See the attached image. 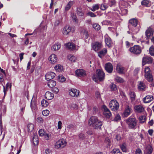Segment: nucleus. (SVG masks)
<instances>
[{"label":"nucleus","instance_id":"49","mask_svg":"<svg viewBox=\"0 0 154 154\" xmlns=\"http://www.w3.org/2000/svg\"><path fill=\"white\" fill-rule=\"evenodd\" d=\"M99 8V6L98 4H96L93 5L92 6V8L90 9L93 11H95L97 10Z\"/></svg>","mask_w":154,"mask_h":154},{"label":"nucleus","instance_id":"4","mask_svg":"<svg viewBox=\"0 0 154 154\" xmlns=\"http://www.w3.org/2000/svg\"><path fill=\"white\" fill-rule=\"evenodd\" d=\"M67 142L65 139H61L58 140L54 144V147L56 149L64 147L66 145Z\"/></svg>","mask_w":154,"mask_h":154},{"label":"nucleus","instance_id":"56","mask_svg":"<svg viewBox=\"0 0 154 154\" xmlns=\"http://www.w3.org/2000/svg\"><path fill=\"white\" fill-rule=\"evenodd\" d=\"M115 4V0H109V4L110 6L112 7Z\"/></svg>","mask_w":154,"mask_h":154},{"label":"nucleus","instance_id":"17","mask_svg":"<svg viewBox=\"0 0 154 154\" xmlns=\"http://www.w3.org/2000/svg\"><path fill=\"white\" fill-rule=\"evenodd\" d=\"M55 74L54 72H49L46 74L45 78L47 81L52 80L55 77Z\"/></svg>","mask_w":154,"mask_h":154},{"label":"nucleus","instance_id":"21","mask_svg":"<svg viewBox=\"0 0 154 154\" xmlns=\"http://www.w3.org/2000/svg\"><path fill=\"white\" fill-rule=\"evenodd\" d=\"M145 79L150 82H152L153 81V78L152 73L148 74H144Z\"/></svg>","mask_w":154,"mask_h":154},{"label":"nucleus","instance_id":"18","mask_svg":"<svg viewBox=\"0 0 154 154\" xmlns=\"http://www.w3.org/2000/svg\"><path fill=\"white\" fill-rule=\"evenodd\" d=\"M152 151L153 149L151 145L148 144L146 146L144 151L146 154H151Z\"/></svg>","mask_w":154,"mask_h":154},{"label":"nucleus","instance_id":"39","mask_svg":"<svg viewBox=\"0 0 154 154\" xmlns=\"http://www.w3.org/2000/svg\"><path fill=\"white\" fill-rule=\"evenodd\" d=\"M33 142L35 146L37 145L38 143V140L37 137V136L34 135L33 137Z\"/></svg>","mask_w":154,"mask_h":154},{"label":"nucleus","instance_id":"1","mask_svg":"<svg viewBox=\"0 0 154 154\" xmlns=\"http://www.w3.org/2000/svg\"><path fill=\"white\" fill-rule=\"evenodd\" d=\"M89 125L94 129H100L101 126H102L103 123L98 118L95 116H92L91 117L88 121Z\"/></svg>","mask_w":154,"mask_h":154},{"label":"nucleus","instance_id":"14","mask_svg":"<svg viewBox=\"0 0 154 154\" xmlns=\"http://www.w3.org/2000/svg\"><path fill=\"white\" fill-rule=\"evenodd\" d=\"M66 47L68 49L71 50H77L79 48V46L76 47L73 43L69 42L66 44Z\"/></svg>","mask_w":154,"mask_h":154},{"label":"nucleus","instance_id":"60","mask_svg":"<svg viewBox=\"0 0 154 154\" xmlns=\"http://www.w3.org/2000/svg\"><path fill=\"white\" fill-rule=\"evenodd\" d=\"M87 15L89 16H90L91 17H96V15L94 14V13L91 12L88 13Z\"/></svg>","mask_w":154,"mask_h":154},{"label":"nucleus","instance_id":"29","mask_svg":"<svg viewBox=\"0 0 154 154\" xmlns=\"http://www.w3.org/2000/svg\"><path fill=\"white\" fill-rule=\"evenodd\" d=\"M61 47L60 44L59 43L55 44L51 47V49L55 51H57Z\"/></svg>","mask_w":154,"mask_h":154},{"label":"nucleus","instance_id":"23","mask_svg":"<svg viewBox=\"0 0 154 154\" xmlns=\"http://www.w3.org/2000/svg\"><path fill=\"white\" fill-rule=\"evenodd\" d=\"M116 69L117 71L120 74H123L125 71L124 68L119 64H117Z\"/></svg>","mask_w":154,"mask_h":154},{"label":"nucleus","instance_id":"45","mask_svg":"<svg viewBox=\"0 0 154 154\" xmlns=\"http://www.w3.org/2000/svg\"><path fill=\"white\" fill-rule=\"evenodd\" d=\"M48 103L46 100L43 99L41 101V104L42 106L46 107L48 105Z\"/></svg>","mask_w":154,"mask_h":154},{"label":"nucleus","instance_id":"32","mask_svg":"<svg viewBox=\"0 0 154 154\" xmlns=\"http://www.w3.org/2000/svg\"><path fill=\"white\" fill-rule=\"evenodd\" d=\"M55 70L58 72H61L63 71V66L60 64H57L54 67Z\"/></svg>","mask_w":154,"mask_h":154},{"label":"nucleus","instance_id":"48","mask_svg":"<svg viewBox=\"0 0 154 154\" xmlns=\"http://www.w3.org/2000/svg\"><path fill=\"white\" fill-rule=\"evenodd\" d=\"M112 154H122V153L120 152L119 149H115L112 150Z\"/></svg>","mask_w":154,"mask_h":154},{"label":"nucleus","instance_id":"34","mask_svg":"<svg viewBox=\"0 0 154 154\" xmlns=\"http://www.w3.org/2000/svg\"><path fill=\"white\" fill-rule=\"evenodd\" d=\"M2 85H3V88H4L3 91L4 92L5 94L6 93V91H7L8 90L9 87V88L10 89H11V83H9L8 82L6 84L5 87L3 84H2Z\"/></svg>","mask_w":154,"mask_h":154},{"label":"nucleus","instance_id":"42","mask_svg":"<svg viewBox=\"0 0 154 154\" xmlns=\"http://www.w3.org/2000/svg\"><path fill=\"white\" fill-rule=\"evenodd\" d=\"M120 147L123 152H127L126 144L125 143H124L121 144Z\"/></svg>","mask_w":154,"mask_h":154},{"label":"nucleus","instance_id":"38","mask_svg":"<svg viewBox=\"0 0 154 154\" xmlns=\"http://www.w3.org/2000/svg\"><path fill=\"white\" fill-rule=\"evenodd\" d=\"M67 58L72 62H75L76 60V58L75 56L71 54L68 56Z\"/></svg>","mask_w":154,"mask_h":154},{"label":"nucleus","instance_id":"53","mask_svg":"<svg viewBox=\"0 0 154 154\" xmlns=\"http://www.w3.org/2000/svg\"><path fill=\"white\" fill-rule=\"evenodd\" d=\"M42 113L44 116H47L49 113V111L47 109L45 110L42 111Z\"/></svg>","mask_w":154,"mask_h":154},{"label":"nucleus","instance_id":"52","mask_svg":"<svg viewBox=\"0 0 154 154\" xmlns=\"http://www.w3.org/2000/svg\"><path fill=\"white\" fill-rule=\"evenodd\" d=\"M144 74H148L152 73L150 68L148 67H146L144 69Z\"/></svg>","mask_w":154,"mask_h":154},{"label":"nucleus","instance_id":"13","mask_svg":"<svg viewBox=\"0 0 154 154\" xmlns=\"http://www.w3.org/2000/svg\"><path fill=\"white\" fill-rule=\"evenodd\" d=\"M79 91L75 88H72L69 90V95L73 97H77L79 95Z\"/></svg>","mask_w":154,"mask_h":154},{"label":"nucleus","instance_id":"37","mask_svg":"<svg viewBox=\"0 0 154 154\" xmlns=\"http://www.w3.org/2000/svg\"><path fill=\"white\" fill-rule=\"evenodd\" d=\"M74 2L73 1H70L67 5L65 7V10L66 11L69 10L71 8V6L74 4Z\"/></svg>","mask_w":154,"mask_h":154},{"label":"nucleus","instance_id":"16","mask_svg":"<svg viewBox=\"0 0 154 154\" xmlns=\"http://www.w3.org/2000/svg\"><path fill=\"white\" fill-rule=\"evenodd\" d=\"M137 23L138 20L136 19L133 18L129 20V25H130L133 28H135L136 29H137L136 26H137Z\"/></svg>","mask_w":154,"mask_h":154},{"label":"nucleus","instance_id":"8","mask_svg":"<svg viewBox=\"0 0 154 154\" xmlns=\"http://www.w3.org/2000/svg\"><path fill=\"white\" fill-rule=\"evenodd\" d=\"M132 110L131 107L128 106H126L125 108L124 112L122 114L123 117H127L131 114Z\"/></svg>","mask_w":154,"mask_h":154},{"label":"nucleus","instance_id":"44","mask_svg":"<svg viewBox=\"0 0 154 154\" xmlns=\"http://www.w3.org/2000/svg\"><path fill=\"white\" fill-rule=\"evenodd\" d=\"M71 17L73 19L74 22H75L76 23H78V20L77 18V17L75 14L74 13H72L71 14Z\"/></svg>","mask_w":154,"mask_h":154},{"label":"nucleus","instance_id":"20","mask_svg":"<svg viewBox=\"0 0 154 154\" xmlns=\"http://www.w3.org/2000/svg\"><path fill=\"white\" fill-rule=\"evenodd\" d=\"M57 57L56 55L54 54H51L49 58V60L51 63H54L57 62Z\"/></svg>","mask_w":154,"mask_h":154},{"label":"nucleus","instance_id":"36","mask_svg":"<svg viewBox=\"0 0 154 154\" xmlns=\"http://www.w3.org/2000/svg\"><path fill=\"white\" fill-rule=\"evenodd\" d=\"M115 80L116 82L118 83H123L125 82L123 78L117 76L115 77Z\"/></svg>","mask_w":154,"mask_h":154},{"label":"nucleus","instance_id":"54","mask_svg":"<svg viewBox=\"0 0 154 154\" xmlns=\"http://www.w3.org/2000/svg\"><path fill=\"white\" fill-rule=\"evenodd\" d=\"M59 81L61 82H63L66 80L65 78L62 75H60L59 76Z\"/></svg>","mask_w":154,"mask_h":154},{"label":"nucleus","instance_id":"43","mask_svg":"<svg viewBox=\"0 0 154 154\" xmlns=\"http://www.w3.org/2000/svg\"><path fill=\"white\" fill-rule=\"evenodd\" d=\"M139 119L140 123H143L146 121V117L144 116H142L139 117Z\"/></svg>","mask_w":154,"mask_h":154},{"label":"nucleus","instance_id":"51","mask_svg":"<svg viewBox=\"0 0 154 154\" xmlns=\"http://www.w3.org/2000/svg\"><path fill=\"white\" fill-rule=\"evenodd\" d=\"M44 136L45 139L46 140H48L51 139V135L50 134L45 133Z\"/></svg>","mask_w":154,"mask_h":154},{"label":"nucleus","instance_id":"47","mask_svg":"<svg viewBox=\"0 0 154 154\" xmlns=\"http://www.w3.org/2000/svg\"><path fill=\"white\" fill-rule=\"evenodd\" d=\"M77 14L80 16H82L84 15V13L82 11L80 8H78L77 9Z\"/></svg>","mask_w":154,"mask_h":154},{"label":"nucleus","instance_id":"31","mask_svg":"<svg viewBox=\"0 0 154 154\" xmlns=\"http://www.w3.org/2000/svg\"><path fill=\"white\" fill-rule=\"evenodd\" d=\"M128 94L130 97L131 101H134L136 97L135 93L133 91H130L129 92Z\"/></svg>","mask_w":154,"mask_h":154},{"label":"nucleus","instance_id":"6","mask_svg":"<svg viewBox=\"0 0 154 154\" xmlns=\"http://www.w3.org/2000/svg\"><path fill=\"white\" fill-rule=\"evenodd\" d=\"M129 50L132 53L136 55L139 54L141 52V48L138 45H135L130 48Z\"/></svg>","mask_w":154,"mask_h":154},{"label":"nucleus","instance_id":"10","mask_svg":"<svg viewBox=\"0 0 154 154\" xmlns=\"http://www.w3.org/2000/svg\"><path fill=\"white\" fill-rule=\"evenodd\" d=\"M75 74L76 76L80 77H85L86 75L85 71L83 69H79L76 70Z\"/></svg>","mask_w":154,"mask_h":154},{"label":"nucleus","instance_id":"24","mask_svg":"<svg viewBox=\"0 0 154 154\" xmlns=\"http://www.w3.org/2000/svg\"><path fill=\"white\" fill-rule=\"evenodd\" d=\"M153 99L152 96L147 95L143 99V101L145 103H149L152 101Z\"/></svg>","mask_w":154,"mask_h":154},{"label":"nucleus","instance_id":"27","mask_svg":"<svg viewBox=\"0 0 154 154\" xmlns=\"http://www.w3.org/2000/svg\"><path fill=\"white\" fill-rule=\"evenodd\" d=\"M128 27L129 29V31H128L127 32L128 33L132 35H134L137 33V30L135 28H133L130 25H128Z\"/></svg>","mask_w":154,"mask_h":154},{"label":"nucleus","instance_id":"19","mask_svg":"<svg viewBox=\"0 0 154 154\" xmlns=\"http://www.w3.org/2000/svg\"><path fill=\"white\" fill-rule=\"evenodd\" d=\"M102 47V45L100 43L96 42L92 45L93 49L96 51H97Z\"/></svg>","mask_w":154,"mask_h":154},{"label":"nucleus","instance_id":"59","mask_svg":"<svg viewBox=\"0 0 154 154\" xmlns=\"http://www.w3.org/2000/svg\"><path fill=\"white\" fill-rule=\"evenodd\" d=\"M37 121L39 123H42L43 122V119L41 117H38L36 119Z\"/></svg>","mask_w":154,"mask_h":154},{"label":"nucleus","instance_id":"2","mask_svg":"<svg viewBox=\"0 0 154 154\" xmlns=\"http://www.w3.org/2000/svg\"><path fill=\"white\" fill-rule=\"evenodd\" d=\"M137 121L134 116H130L126 120V122L128 128L130 129L135 130L136 129Z\"/></svg>","mask_w":154,"mask_h":154},{"label":"nucleus","instance_id":"11","mask_svg":"<svg viewBox=\"0 0 154 154\" xmlns=\"http://www.w3.org/2000/svg\"><path fill=\"white\" fill-rule=\"evenodd\" d=\"M102 108L104 110L103 114L104 116L107 118H110L111 116V114L109 109L105 105H103Z\"/></svg>","mask_w":154,"mask_h":154},{"label":"nucleus","instance_id":"62","mask_svg":"<svg viewBox=\"0 0 154 154\" xmlns=\"http://www.w3.org/2000/svg\"><path fill=\"white\" fill-rule=\"evenodd\" d=\"M135 154H142V152L140 149L138 148L136 150Z\"/></svg>","mask_w":154,"mask_h":154},{"label":"nucleus","instance_id":"63","mask_svg":"<svg viewBox=\"0 0 154 154\" xmlns=\"http://www.w3.org/2000/svg\"><path fill=\"white\" fill-rule=\"evenodd\" d=\"M79 138L81 140H83L84 138V134L81 133L79 135Z\"/></svg>","mask_w":154,"mask_h":154},{"label":"nucleus","instance_id":"9","mask_svg":"<svg viewBox=\"0 0 154 154\" xmlns=\"http://www.w3.org/2000/svg\"><path fill=\"white\" fill-rule=\"evenodd\" d=\"M153 59L149 56L144 55L143 57L142 64L145 65L146 63L151 64L152 62Z\"/></svg>","mask_w":154,"mask_h":154},{"label":"nucleus","instance_id":"5","mask_svg":"<svg viewBox=\"0 0 154 154\" xmlns=\"http://www.w3.org/2000/svg\"><path fill=\"white\" fill-rule=\"evenodd\" d=\"M109 107L112 111H116L119 109V104L116 100H112L110 102Z\"/></svg>","mask_w":154,"mask_h":154},{"label":"nucleus","instance_id":"40","mask_svg":"<svg viewBox=\"0 0 154 154\" xmlns=\"http://www.w3.org/2000/svg\"><path fill=\"white\" fill-rule=\"evenodd\" d=\"M31 107L32 110H35L36 107V102L35 100L32 99L31 102Z\"/></svg>","mask_w":154,"mask_h":154},{"label":"nucleus","instance_id":"22","mask_svg":"<svg viewBox=\"0 0 154 154\" xmlns=\"http://www.w3.org/2000/svg\"><path fill=\"white\" fill-rule=\"evenodd\" d=\"M135 111L138 113H141L144 111V109L143 107L140 105H136L134 107Z\"/></svg>","mask_w":154,"mask_h":154},{"label":"nucleus","instance_id":"25","mask_svg":"<svg viewBox=\"0 0 154 154\" xmlns=\"http://www.w3.org/2000/svg\"><path fill=\"white\" fill-rule=\"evenodd\" d=\"M45 98L48 100L52 99L54 97V94L49 91L46 92L45 95Z\"/></svg>","mask_w":154,"mask_h":154},{"label":"nucleus","instance_id":"30","mask_svg":"<svg viewBox=\"0 0 154 154\" xmlns=\"http://www.w3.org/2000/svg\"><path fill=\"white\" fill-rule=\"evenodd\" d=\"M105 38L106 44L109 47H110L111 46L112 43L110 38L108 36H105Z\"/></svg>","mask_w":154,"mask_h":154},{"label":"nucleus","instance_id":"55","mask_svg":"<svg viewBox=\"0 0 154 154\" xmlns=\"http://www.w3.org/2000/svg\"><path fill=\"white\" fill-rule=\"evenodd\" d=\"M110 88L111 90L112 91H115L117 89V88L116 85L112 83L111 84L110 86Z\"/></svg>","mask_w":154,"mask_h":154},{"label":"nucleus","instance_id":"41","mask_svg":"<svg viewBox=\"0 0 154 154\" xmlns=\"http://www.w3.org/2000/svg\"><path fill=\"white\" fill-rule=\"evenodd\" d=\"M28 131L29 132H32L34 128V125L32 123H30L27 125Z\"/></svg>","mask_w":154,"mask_h":154},{"label":"nucleus","instance_id":"3","mask_svg":"<svg viewBox=\"0 0 154 154\" xmlns=\"http://www.w3.org/2000/svg\"><path fill=\"white\" fill-rule=\"evenodd\" d=\"M105 76V74L103 71L97 69L96 71V74L93 75V79L96 82H97L98 80L100 81H102L104 80Z\"/></svg>","mask_w":154,"mask_h":154},{"label":"nucleus","instance_id":"46","mask_svg":"<svg viewBox=\"0 0 154 154\" xmlns=\"http://www.w3.org/2000/svg\"><path fill=\"white\" fill-rule=\"evenodd\" d=\"M149 54L152 56H154V47L153 46L150 47L149 49Z\"/></svg>","mask_w":154,"mask_h":154},{"label":"nucleus","instance_id":"58","mask_svg":"<svg viewBox=\"0 0 154 154\" xmlns=\"http://www.w3.org/2000/svg\"><path fill=\"white\" fill-rule=\"evenodd\" d=\"M83 37L85 38H87L88 36V34L87 31L84 30V31L83 32Z\"/></svg>","mask_w":154,"mask_h":154},{"label":"nucleus","instance_id":"64","mask_svg":"<svg viewBox=\"0 0 154 154\" xmlns=\"http://www.w3.org/2000/svg\"><path fill=\"white\" fill-rule=\"evenodd\" d=\"M53 91L55 92L56 94H57L59 90L57 88L54 87L53 88Z\"/></svg>","mask_w":154,"mask_h":154},{"label":"nucleus","instance_id":"57","mask_svg":"<svg viewBox=\"0 0 154 154\" xmlns=\"http://www.w3.org/2000/svg\"><path fill=\"white\" fill-rule=\"evenodd\" d=\"M45 134L43 130L42 129H40L38 131V134L40 136H42L45 135Z\"/></svg>","mask_w":154,"mask_h":154},{"label":"nucleus","instance_id":"28","mask_svg":"<svg viewBox=\"0 0 154 154\" xmlns=\"http://www.w3.org/2000/svg\"><path fill=\"white\" fill-rule=\"evenodd\" d=\"M142 5L146 7L150 6L151 5L150 2L149 0H143L141 2Z\"/></svg>","mask_w":154,"mask_h":154},{"label":"nucleus","instance_id":"61","mask_svg":"<svg viewBox=\"0 0 154 154\" xmlns=\"http://www.w3.org/2000/svg\"><path fill=\"white\" fill-rule=\"evenodd\" d=\"M121 119V117L119 115H117L114 119V120L116 121H118Z\"/></svg>","mask_w":154,"mask_h":154},{"label":"nucleus","instance_id":"50","mask_svg":"<svg viewBox=\"0 0 154 154\" xmlns=\"http://www.w3.org/2000/svg\"><path fill=\"white\" fill-rule=\"evenodd\" d=\"M93 27L95 29L99 30L100 29V26L97 23H94L93 25Z\"/></svg>","mask_w":154,"mask_h":154},{"label":"nucleus","instance_id":"12","mask_svg":"<svg viewBox=\"0 0 154 154\" xmlns=\"http://www.w3.org/2000/svg\"><path fill=\"white\" fill-rule=\"evenodd\" d=\"M106 70L109 73H111L113 71V67L112 64L110 63H106L104 66Z\"/></svg>","mask_w":154,"mask_h":154},{"label":"nucleus","instance_id":"33","mask_svg":"<svg viewBox=\"0 0 154 154\" xmlns=\"http://www.w3.org/2000/svg\"><path fill=\"white\" fill-rule=\"evenodd\" d=\"M107 52V49L105 48H103L98 53V56L100 57H101L104 56L106 53Z\"/></svg>","mask_w":154,"mask_h":154},{"label":"nucleus","instance_id":"15","mask_svg":"<svg viewBox=\"0 0 154 154\" xmlns=\"http://www.w3.org/2000/svg\"><path fill=\"white\" fill-rule=\"evenodd\" d=\"M71 31V27L69 26H65L62 30V33L64 35H68Z\"/></svg>","mask_w":154,"mask_h":154},{"label":"nucleus","instance_id":"35","mask_svg":"<svg viewBox=\"0 0 154 154\" xmlns=\"http://www.w3.org/2000/svg\"><path fill=\"white\" fill-rule=\"evenodd\" d=\"M49 82L48 83V85L50 88H53L56 85V82L53 80H49Z\"/></svg>","mask_w":154,"mask_h":154},{"label":"nucleus","instance_id":"26","mask_svg":"<svg viewBox=\"0 0 154 154\" xmlns=\"http://www.w3.org/2000/svg\"><path fill=\"white\" fill-rule=\"evenodd\" d=\"M138 89L140 91H144L146 88V85L144 83L142 82H138Z\"/></svg>","mask_w":154,"mask_h":154},{"label":"nucleus","instance_id":"7","mask_svg":"<svg viewBox=\"0 0 154 154\" xmlns=\"http://www.w3.org/2000/svg\"><path fill=\"white\" fill-rule=\"evenodd\" d=\"M154 32V29L152 26L147 27L145 32V35L147 40H149L150 38L153 36Z\"/></svg>","mask_w":154,"mask_h":154}]
</instances>
